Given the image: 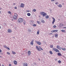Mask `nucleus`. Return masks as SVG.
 Segmentation results:
<instances>
[{
  "label": "nucleus",
  "mask_w": 66,
  "mask_h": 66,
  "mask_svg": "<svg viewBox=\"0 0 66 66\" xmlns=\"http://www.w3.org/2000/svg\"><path fill=\"white\" fill-rule=\"evenodd\" d=\"M14 9H17V7H14Z\"/></svg>",
  "instance_id": "nucleus-44"
},
{
  "label": "nucleus",
  "mask_w": 66,
  "mask_h": 66,
  "mask_svg": "<svg viewBox=\"0 0 66 66\" xmlns=\"http://www.w3.org/2000/svg\"><path fill=\"white\" fill-rule=\"evenodd\" d=\"M28 65L27 63H23V66H27Z\"/></svg>",
  "instance_id": "nucleus-11"
},
{
  "label": "nucleus",
  "mask_w": 66,
  "mask_h": 66,
  "mask_svg": "<svg viewBox=\"0 0 66 66\" xmlns=\"http://www.w3.org/2000/svg\"><path fill=\"white\" fill-rule=\"evenodd\" d=\"M2 52V51H1V50L0 49V52Z\"/></svg>",
  "instance_id": "nucleus-43"
},
{
  "label": "nucleus",
  "mask_w": 66,
  "mask_h": 66,
  "mask_svg": "<svg viewBox=\"0 0 66 66\" xmlns=\"http://www.w3.org/2000/svg\"><path fill=\"white\" fill-rule=\"evenodd\" d=\"M1 26H0V29H1Z\"/></svg>",
  "instance_id": "nucleus-54"
},
{
  "label": "nucleus",
  "mask_w": 66,
  "mask_h": 66,
  "mask_svg": "<svg viewBox=\"0 0 66 66\" xmlns=\"http://www.w3.org/2000/svg\"><path fill=\"white\" fill-rule=\"evenodd\" d=\"M24 5L23 4L21 3L20 6L21 7H24Z\"/></svg>",
  "instance_id": "nucleus-6"
},
{
  "label": "nucleus",
  "mask_w": 66,
  "mask_h": 66,
  "mask_svg": "<svg viewBox=\"0 0 66 66\" xmlns=\"http://www.w3.org/2000/svg\"><path fill=\"white\" fill-rule=\"evenodd\" d=\"M37 23H38V24H40V23H39V21H37Z\"/></svg>",
  "instance_id": "nucleus-34"
},
{
  "label": "nucleus",
  "mask_w": 66,
  "mask_h": 66,
  "mask_svg": "<svg viewBox=\"0 0 66 66\" xmlns=\"http://www.w3.org/2000/svg\"><path fill=\"white\" fill-rule=\"evenodd\" d=\"M33 26H34V27H36V24H34Z\"/></svg>",
  "instance_id": "nucleus-35"
},
{
  "label": "nucleus",
  "mask_w": 66,
  "mask_h": 66,
  "mask_svg": "<svg viewBox=\"0 0 66 66\" xmlns=\"http://www.w3.org/2000/svg\"><path fill=\"white\" fill-rule=\"evenodd\" d=\"M38 60H39V61H40V59H38Z\"/></svg>",
  "instance_id": "nucleus-47"
},
{
  "label": "nucleus",
  "mask_w": 66,
  "mask_h": 66,
  "mask_svg": "<svg viewBox=\"0 0 66 66\" xmlns=\"http://www.w3.org/2000/svg\"><path fill=\"white\" fill-rule=\"evenodd\" d=\"M58 7H62V5L61 4H60L59 5Z\"/></svg>",
  "instance_id": "nucleus-21"
},
{
  "label": "nucleus",
  "mask_w": 66,
  "mask_h": 66,
  "mask_svg": "<svg viewBox=\"0 0 66 66\" xmlns=\"http://www.w3.org/2000/svg\"><path fill=\"white\" fill-rule=\"evenodd\" d=\"M7 54H10V53H9V52H7Z\"/></svg>",
  "instance_id": "nucleus-36"
},
{
  "label": "nucleus",
  "mask_w": 66,
  "mask_h": 66,
  "mask_svg": "<svg viewBox=\"0 0 66 66\" xmlns=\"http://www.w3.org/2000/svg\"><path fill=\"white\" fill-rule=\"evenodd\" d=\"M53 27L54 28H56V25H54L53 26Z\"/></svg>",
  "instance_id": "nucleus-33"
},
{
  "label": "nucleus",
  "mask_w": 66,
  "mask_h": 66,
  "mask_svg": "<svg viewBox=\"0 0 66 66\" xmlns=\"http://www.w3.org/2000/svg\"><path fill=\"white\" fill-rule=\"evenodd\" d=\"M9 66H11V64H9Z\"/></svg>",
  "instance_id": "nucleus-45"
},
{
  "label": "nucleus",
  "mask_w": 66,
  "mask_h": 66,
  "mask_svg": "<svg viewBox=\"0 0 66 66\" xmlns=\"http://www.w3.org/2000/svg\"><path fill=\"white\" fill-rule=\"evenodd\" d=\"M35 42L37 44H38V45H40L42 44V43H41V42H40L37 41H35Z\"/></svg>",
  "instance_id": "nucleus-4"
},
{
  "label": "nucleus",
  "mask_w": 66,
  "mask_h": 66,
  "mask_svg": "<svg viewBox=\"0 0 66 66\" xmlns=\"http://www.w3.org/2000/svg\"><path fill=\"white\" fill-rule=\"evenodd\" d=\"M31 55V51H28V55Z\"/></svg>",
  "instance_id": "nucleus-10"
},
{
  "label": "nucleus",
  "mask_w": 66,
  "mask_h": 66,
  "mask_svg": "<svg viewBox=\"0 0 66 66\" xmlns=\"http://www.w3.org/2000/svg\"><path fill=\"white\" fill-rule=\"evenodd\" d=\"M61 31H62V32H64V33H65V30H61Z\"/></svg>",
  "instance_id": "nucleus-23"
},
{
  "label": "nucleus",
  "mask_w": 66,
  "mask_h": 66,
  "mask_svg": "<svg viewBox=\"0 0 66 66\" xmlns=\"http://www.w3.org/2000/svg\"><path fill=\"white\" fill-rule=\"evenodd\" d=\"M58 36V34H56L55 35V37H57V36Z\"/></svg>",
  "instance_id": "nucleus-24"
},
{
  "label": "nucleus",
  "mask_w": 66,
  "mask_h": 66,
  "mask_svg": "<svg viewBox=\"0 0 66 66\" xmlns=\"http://www.w3.org/2000/svg\"><path fill=\"white\" fill-rule=\"evenodd\" d=\"M52 19H53V22H52V24H54V23L55 22V19L53 17L52 18Z\"/></svg>",
  "instance_id": "nucleus-7"
},
{
  "label": "nucleus",
  "mask_w": 66,
  "mask_h": 66,
  "mask_svg": "<svg viewBox=\"0 0 66 66\" xmlns=\"http://www.w3.org/2000/svg\"><path fill=\"white\" fill-rule=\"evenodd\" d=\"M32 11H33V12H36V9H34L33 10H32Z\"/></svg>",
  "instance_id": "nucleus-26"
},
{
  "label": "nucleus",
  "mask_w": 66,
  "mask_h": 66,
  "mask_svg": "<svg viewBox=\"0 0 66 66\" xmlns=\"http://www.w3.org/2000/svg\"><path fill=\"white\" fill-rule=\"evenodd\" d=\"M57 48L58 49H60V50H61V47L59 45H57Z\"/></svg>",
  "instance_id": "nucleus-8"
},
{
  "label": "nucleus",
  "mask_w": 66,
  "mask_h": 66,
  "mask_svg": "<svg viewBox=\"0 0 66 66\" xmlns=\"http://www.w3.org/2000/svg\"><path fill=\"white\" fill-rule=\"evenodd\" d=\"M12 53H13V54H16V52L14 51H12Z\"/></svg>",
  "instance_id": "nucleus-20"
},
{
  "label": "nucleus",
  "mask_w": 66,
  "mask_h": 66,
  "mask_svg": "<svg viewBox=\"0 0 66 66\" xmlns=\"http://www.w3.org/2000/svg\"><path fill=\"white\" fill-rule=\"evenodd\" d=\"M8 13H9V14H11V12L10 11Z\"/></svg>",
  "instance_id": "nucleus-38"
},
{
  "label": "nucleus",
  "mask_w": 66,
  "mask_h": 66,
  "mask_svg": "<svg viewBox=\"0 0 66 66\" xmlns=\"http://www.w3.org/2000/svg\"><path fill=\"white\" fill-rule=\"evenodd\" d=\"M2 66H4V65H3V64H2Z\"/></svg>",
  "instance_id": "nucleus-52"
},
{
  "label": "nucleus",
  "mask_w": 66,
  "mask_h": 66,
  "mask_svg": "<svg viewBox=\"0 0 66 66\" xmlns=\"http://www.w3.org/2000/svg\"><path fill=\"white\" fill-rule=\"evenodd\" d=\"M56 49V48H53V51H55Z\"/></svg>",
  "instance_id": "nucleus-27"
},
{
  "label": "nucleus",
  "mask_w": 66,
  "mask_h": 66,
  "mask_svg": "<svg viewBox=\"0 0 66 66\" xmlns=\"http://www.w3.org/2000/svg\"><path fill=\"white\" fill-rule=\"evenodd\" d=\"M55 0H51V2H52L53 1H54Z\"/></svg>",
  "instance_id": "nucleus-42"
},
{
  "label": "nucleus",
  "mask_w": 66,
  "mask_h": 66,
  "mask_svg": "<svg viewBox=\"0 0 66 66\" xmlns=\"http://www.w3.org/2000/svg\"><path fill=\"white\" fill-rule=\"evenodd\" d=\"M13 4L14 5H15V3H14Z\"/></svg>",
  "instance_id": "nucleus-50"
},
{
  "label": "nucleus",
  "mask_w": 66,
  "mask_h": 66,
  "mask_svg": "<svg viewBox=\"0 0 66 66\" xmlns=\"http://www.w3.org/2000/svg\"><path fill=\"white\" fill-rule=\"evenodd\" d=\"M36 47L38 50V51H40V50H43V49L41 48V47L40 46L38 47V46H36Z\"/></svg>",
  "instance_id": "nucleus-3"
},
{
  "label": "nucleus",
  "mask_w": 66,
  "mask_h": 66,
  "mask_svg": "<svg viewBox=\"0 0 66 66\" xmlns=\"http://www.w3.org/2000/svg\"><path fill=\"white\" fill-rule=\"evenodd\" d=\"M57 32V30H54V32Z\"/></svg>",
  "instance_id": "nucleus-31"
},
{
  "label": "nucleus",
  "mask_w": 66,
  "mask_h": 66,
  "mask_svg": "<svg viewBox=\"0 0 66 66\" xmlns=\"http://www.w3.org/2000/svg\"><path fill=\"white\" fill-rule=\"evenodd\" d=\"M23 21V19L22 18H20L18 19V21L19 23L22 22Z\"/></svg>",
  "instance_id": "nucleus-1"
},
{
  "label": "nucleus",
  "mask_w": 66,
  "mask_h": 66,
  "mask_svg": "<svg viewBox=\"0 0 66 66\" xmlns=\"http://www.w3.org/2000/svg\"><path fill=\"white\" fill-rule=\"evenodd\" d=\"M58 62L59 64H60V63H61V61L60 60L58 61Z\"/></svg>",
  "instance_id": "nucleus-32"
},
{
  "label": "nucleus",
  "mask_w": 66,
  "mask_h": 66,
  "mask_svg": "<svg viewBox=\"0 0 66 66\" xmlns=\"http://www.w3.org/2000/svg\"><path fill=\"white\" fill-rule=\"evenodd\" d=\"M30 45H33V41H32L30 43Z\"/></svg>",
  "instance_id": "nucleus-17"
},
{
  "label": "nucleus",
  "mask_w": 66,
  "mask_h": 66,
  "mask_svg": "<svg viewBox=\"0 0 66 66\" xmlns=\"http://www.w3.org/2000/svg\"><path fill=\"white\" fill-rule=\"evenodd\" d=\"M27 15L28 16H31V14H30V13H27Z\"/></svg>",
  "instance_id": "nucleus-22"
},
{
  "label": "nucleus",
  "mask_w": 66,
  "mask_h": 66,
  "mask_svg": "<svg viewBox=\"0 0 66 66\" xmlns=\"http://www.w3.org/2000/svg\"><path fill=\"white\" fill-rule=\"evenodd\" d=\"M58 56H62V55L60 53H57Z\"/></svg>",
  "instance_id": "nucleus-13"
},
{
  "label": "nucleus",
  "mask_w": 66,
  "mask_h": 66,
  "mask_svg": "<svg viewBox=\"0 0 66 66\" xmlns=\"http://www.w3.org/2000/svg\"><path fill=\"white\" fill-rule=\"evenodd\" d=\"M51 32H52V33H53V32H54V30H52V31H51Z\"/></svg>",
  "instance_id": "nucleus-37"
},
{
  "label": "nucleus",
  "mask_w": 66,
  "mask_h": 66,
  "mask_svg": "<svg viewBox=\"0 0 66 66\" xmlns=\"http://www.w3.org/2000/svg\"><path fill=\"white\" fill-rule=\"evenodd\" d=\"M49 16L47 15L46 16L45 18H46V19H48V18H49Z\"/></svg>",
  "instance_id": "nucleus-18"
},
{
  "label": "nucleus",
  "mask_w": 66,
  "mask_h": 66,
  "mask_svg": "<svg viewBox=\"0 0 66 66\" xmlns=\"http://www.w3.org/2000/svg\"><path fill=\"white\" fill-rule=\"evenodd\" d=\"M44 12H41L40 13V14L42 15H43V14H44Z\"/></svg>",
  "instance_id": "nucleus-15"
},
{
  "label": "nucleus",
  "mask_w": 66,
  "mask_h": 66,
  "mask_svg": "<svg viewBox=\"0 0 66 66\" xmlns=\"http://www.w3.org/2000/svg\"><path fill=\"white\" fill-rule=\"evenodd\" d=\"M17 17H18V15L17 14V13H15L14 15L13 16V17L14 20H16L17 19Z\"/></svg>",
  "instance_id": "nucleus-2"
},
{
  "label": "nucleus",
  "mask_w": 66,
  "mask_h": 66,
  "mask_svg": "<svg viewBox=\"0 0 66 66\" xmlns=\"http://www.w3.org/2000/svg\"><path fill=\"white\" fill-rule=\"evenodd\" d=\"M47 15V14H46V13L44 12V13H43V16L44 17H45V16H46V15Z\"/></svg>",
  "instance_id": "nucleus-9"
},
{
  "label": "nucleus",
  "mask_w": 66,
  "mask_h": 66,
  "mask_svg": "<svg viewBox=\"0 0 66 66\" xmlns=\"http://www.w3.org/2000/svg\"><path fill=\"white\" fill-rule=\"evenodd\" d=\"M50 53L51 54H53V53H52V52L51 51H50Z\"/></svg>",
  "instance_id": "nucleus-29"
},
{
  "label": "nucleus",
  "mask_w": 66,
  "mask_h": 66,
  "mask_svg": "<svg viewBox=\"0 0 66 66\" xmlns=\"http://www.w3.org/2000/svg\"><path fill=\"white\" fill-rule=\"evenodd\" d=\"M4 48H6V49H8V50H10V48H9V47H7L5 45H4Z\"/></svg>",
  "instance_id": "nucleus-5"
},
{
  "label": "nucleus",
  "mask_w": 66,
  "mask_h": 66,
  "mask_svg": "<svg viewBox=\"0 0 66 66\" xmlns=\"http://www.w3.org/2000/svg\"><path fill=\"white\" fill-rule=\"evenodd\" d=\"M62 50H64V51H65V50H66V49L65 48H62Z\"/></svg>",
  "instance_id": "nucleus-25"
},
{
  "label": "nucleus",
  "mask_w": 66,
  "mask_h": 66,
  "mask_svg": "<svg viewBox=\"0 0 66 66\" xmlns=\"http://www.w3.org/2000/svg\"><path fill=\"white\" fill-rule=\"evenodd\" d=\"M34 65H36V63L35 62H34Z\"/></svg>",
  "instance_id": "nucleus-39"
},
{
  "label": "nucleus",
  "mask_w": 66,
  "mask_h": 66,
  "mask_svg": "<svg viewBox=\"0 0 66 66\" xmlns=\"http://www.w3.org/2000/svg\"><path fill=\"white\" fill-rule=\"evenodd\" d=\"M14 63L15 65H16V64L17 63V62L16 61H14Z\"/></svg>",
  "instance_id": "nucleus-14"
},
{
  "label": "nucleus",
  "mask_w": 66,
  "mask_h": 66,
  "mask_svg": "<svg viewBox=\"0 0 66 66\" xmlns=\"http://www.w3.org/2000/svg\"><path fill=\"white\" fill-rule=\"evenodd\" d=\"M1 66V64L0 63V66Z\"/></svg>",
  "instance_id": "nucleus-56"
},
{
  "label": "nucleus",
  "mask_w": 66,
  "mask_h": 66,
  "mask_svg": "<svg viewBox=\"0 0 66 66\" xmlns=\"http://www.w3.org/2000/svg\"><path fill=\"white\" fill-rule=\"evenodd\" d=\"M0 57L2 58V56H0Z\"/></svg>",
  "instance_id": "nucleus-53"
},
{
  "label": "nucleus",
  "mask_w": 66,
  "mask_h": 66,
  "mask_svg": "<svg viewBox=\"0 0 66 66\" xmlns=\"http://www.w3.org/2000/svg\"><path fill=\"white\" fill-rule=\"evenodd\" d=\"M56 52H60V51L59 50L57 49H56V51H55Z\"/></svg>",
  "instance_id": "nucleus-16"
},
{
  "label": "nucleus",
  "mask_w": 66,
  "mask_h": 66,
  "mask_svg": "<svg viewBox=\"0 0 66 66\" xmlns=\"http://www.w3.org/2000/svg\"><path fill=\"white\" fill-rule=\"evenodd\" d=\"M58 4H59V3H58V2H57L55 3L57 5Z\"/></svg>",
  "instance_id": "nucleus-40"
},
{
  "label": "nucleus",
  "mask_w": 66,
  "mask_h": 66,
  "mask_svg": "<svg viewBox=\"0 0 66 66\" xmlns=\"http://www.w3.org/2000/svg\"><path fill=\"white\" fill-rule=\"evenodd\" d=\"M28 31H29V32H30V31H31V30H30V29H28Z\"/></svg>",
  "instance_id": "nucleus-41"
},
{
  "label": "nucleus",
  "mask_w": 66,
  "mask_h": 66,
  "mask_svg": "<svg viewBox=\"0 0 66 66\" xmlns=\"http://www.w3.org/2000/svg\"><path fill=\"white\" fill-rule=\"evenodd\" d=\"M30 12L29 11H28L27 12Z\"/></svg>",
  "instance_id": "nucleus-51"
},
{
  "label": "nucleus",
  "mask_w": 66,
  "mask_h": 66,
  "mask_svg": "<svg viewBox=\"0 0 66 66\" xmlns=\"http://www.w3.org/2000/svg\"><path fill=\"white\" fill-rule=\"evenodd\" d=\"M41 22L42 23H45V21L44 20H41Z\"/></svg>",
  "instance_id": "nucleus-19"
},
{
  "label": "nucleus",
  "mask_w": 66,
  "mask_h": 66,
  "mask_svg": "<svg viewBox=\"0 0 66 66\" xmlns=\"http://www.w3.org/2000/svg\"><path fill=\"white\" fill-rule=\"evenodd\" d=\"M2 9V8L0 7V10H1Z\"/></svg>",
  "instance_id": "nucleus-48"
},
{
  "label": "nucleus",
  "mask_w": 66,
  "mask_h": 66,
  "mask_svg": "<svg viewBox=\"0 0 66 66\" xmlns=\"http://www.w3.org/2000/svg\"><path fill=\"white\" fill-rule=\"evenodd\" d=\"M13 20H13V19H12V21H13Z\"/></svg>",
  "instance_id": "nucleus-55"
},
{
  "label": "nucleus",
  "mask_w": 66,
  "mask_h": 66,
  "mask_svg": "<svg viewBox=\"0 0 66 66\" xmlns=\"http://www.w3.org/2000/svg\"><path fill=\"white\" fill-rule=\"evenodd\" d=\"M50 48H53V45H50Z\"/></svg>",
  "instance_id": "nucleus-28"
},
{
  "label": "nucleus",
  "mask_w": 66,
  "mask_h": 66,
  "mask_svg": "<svg viewBox=\"0 0 66 66\" xmlns=\"http://www.w3.org/2000/svg\"><path fill=\"white\" fill-rule=\"evenodd\" d=\"M39 30H38L37 31V35H38V34H39Z\"/></svg>",
  "instance_id": "nucleus-30"
},
{
  "label": "nucleus",
  "mask_w": 66,
  "mask_h": 66,
  "mask_svg": "<svg viewBox=\"0 0 66 66\" xmlns=\"http://www.w3.org/2000/svg\"><path fill=\"white\" fill-rule=\"evenodd\" d=\"M8 31L9 33H11V32H12V30H11V29H8Z\"/></svg>",
  "instance_id": "nucleus-12"
},
{
  "label": "nucleus",
  "mask_w": 66,
  "mask_h": 66,
  "mask_svg": "<svg viewBox=\"0 0 66 66\" xmlns=\"http://www.w3.org/2000/svg\"><path fill=\"white\" fill-rule=\"evenodd\" d=\"M1 11H0V14H1Z\"/></svg>",
  "instance_id": "nucleus-49"
},
{
  "label": "nucleus",
  "mask_w": 66,
  "mask_h": 66,
  "mask_svg": "<svg viewBox=\"0 0 66 66\" xmlns=\"http://www.w3.org/2000/svg\"><path fill=\"white\" fill-rule=\"evenodd\" d=\"M50 35H51V34H52V33H50Z\"/></svg>",
  "instance_id": "nucleus-46"
}]
</instances>
